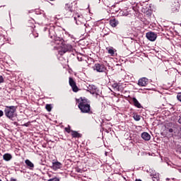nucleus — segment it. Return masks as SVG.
I'll use <instances>...</instances> for the list:
<instances>
[{
  "mask_svg": "<svg viewBox=\"0 0 181 181\" xmlns=\"http://www.w3.org/2000/svg\"><path fill=\"white\" fill-rule=\"evenodd\" d=\"M0 181H2V180L0 179Z\"/></svg>",
  "mask_w": 181,
  "mask_h": 181,
  "instance_id": "obj_34",
  "label": "nucleus"
},
{
  "mask_svg": "<svg viewBox=\"0 0 181 181\" xmlns=\"http://www.w3.org/2000/svg\"><path fill=\"white\" fill-rule=\"evenodd\" d=\"M10 181H16V179H15V178H11Z\"/></svg>",
  "mask_w": 181,
  "mask_h": 181,
  "instance_id": "obj_30",
  "label": "nucleus"
},
{
  "mask_svg": "<svg viewBox=\"0 0 181 181\" xmlns=\"http://www.w3.org/2000/svg\"><path fill=\"white\" fill-rule=\"evenodd\" d=\"M109 54H110L111 56H114V54H115V52L114 51V49L112 48H110L107 50Z\"/></svg>",
  "mask_w": 181,
  "mask_h": 181,
  "instance_id": "obj_18",
  "label": "nucleus"
},
{
  "mask_svg": "<svg viewBox=\"0 0 181 181\" xmlns=\"http://www.w3.org/2000/svg\"><path fill=\"white\" fill-rule=\"evenodd\" d=\"M133 118L135 121H141V116L139 115H134Z\"/></svg>",
  "mask_w": 181,
  "mask_h": 181,
  "instance_id": "obj_17",
  "label": "nucleus"
},
{
  "mask_svg": "<svg viewBox=\"0 0 181 181\" xmlns=\"http://www.w3.org/2000/svg\"><path fill=\"white\" fill-rule=\"evenodd\" d=\"M118 23H119V22H118V21L115 18L110 19V25L112 26V28H117Z\"/></svg>",
  "mask_w": 181,
  "mask_h": 181,
  "instance_id": "obj_11",
  "label": "nucleus"
},
{
  "mask_svg": "<svg viewBox=\"0 0 181 181\" xmlns=\"http://www.w3.org/2000/svg\"><path fill=\"white\" fill-rule=\"evenodd\" d=\"M117 86H118V84H117V83H115V84L113 85V87L117 88Z\"/></svg>",
  "mask_w": 181,
  "mask_h": 181,
  "instance_id": "obj_29",
  "label": "nucleus"
},
{
  "mask_svg": "<svg viewBox=\"0 0 181 181\" xmlns=\"http://www.w3.org/2000/svg\"><path fill=\"white\" fill-rule=\"evenodd\" d=\"M153 177H154V178H156L157 177H156V175H153Z\"/></svg>",
  "mask_w": 181,
  "mask_h": 181,
  "instance_id": "obj_32",
  "label": "nucleus"
},
{
  "mask_svg": "<svg viewBox=\"0 0 181 181\" xmlns=\"http://www.w3.org/2000/svg\"><path fill=\"white\" fill-rule=\"evenodd\" d=\"M3 158L6 162H9V160H11V159H12V155H11L10 153H5L3 156Z\"/></svg>",
  "mask_w": 181,
  "mask_h": 181,
  "instance_id": "obj_14",
  "label": "nucleus"
},
{
  "mask_svg": "<svg viewBox=\"0 0 181 181\" xmlns=\"http://www.w3.org/2000/svg\"><path fill=\"white\" fill-rule=\"evenodd\" d=\"M148 78H141L138 81V86L140 87H146V86H148Z\"/></svg>",
  "mask_w": 181,
  "mask_h": 181,
  "instance_id": "obj_8",
  "label": "nucleus"
},
{
  "mask_svg": "<svg viewBox=\"0 0 181 181\" xmlns=\"http://www.w3.org/2000/svg\"><path fill=\"white\" fill-rule=\"evenodd\" d=\"M4 114L6 118H8L11 121H15V117H18L16 106H5Z\"/></svg>",
  "mask_w": 181,
  "mask_h": 181,
  "instance_id": "obj_1",
  "label": "nucleus"
},
{
  "mask_svg": "<svg viewBox=\"0 0 181 181\" xmlns=\"http://www.w3.org/2000/svg\"><path fill=\"white\" fill-rule=\"evenodd\" d=\"M178 172H180V173H181V169H179V170H178Z\"/></svg>",
  "mask_w": 181,
  "mask_h": 181,
  "instance_id": "obj_31",
  "label": "nucleus"
},
{
  "mask_svg": "<svg viewBox=\"0 0 181 181\" xmlns=\"http://www.w3.org/2000/svg\"><path fill=\"white\" fill-rule=\"evenodd\" d=\"M69 86H71L73 91L74 93H77V91H78V88L77 87V85L76 84V81H74L73 78H71V77L69 78Z\"/></svg>",
  "mask_w": 181,
  "mask_h": 181,
  "instance_id": "obj_7",
  "label": "nucleus"
},
{
  "mask_svg": "<svg viewBox=\"0 0 181 181\" xmlns=\"http://www.w3.org/2000/svg\"><path fill=\"white\" fill-rule=\"evenodd\" d=\"M71 136L73 138H80V134H78L77 132L71 131Z\"/></svg>",
  "mask_w": 181,
  "mask_h": 181,
  "instance_id": "obj_15",
  "label": "nucleus"
},
{
  "mask_svg": "<svg viewBox=\"0 0 181 181\" xmlns=\"http://www.w3.org/2000/svg\"><path fill=\"white\" fill-rule=\"evenodd\" d=\"M65 131L68 133L70 134L71 132V130L70 129V126H68V127L65 128Z\"/></svg>",
  "mask_w": 181,
  "mask_h": 181,
  "instance_id": "obj_22",
  "label": "nucleus"
},
{
  "mask_svg": "<svg viewBox=\"0 0 181 181\" xmlns=\"http://www.w3.org/2000/svg\"><path fill=\"white\" fill-rule=\"evenodd\" d=\"M136 181H142V180H136Z\"/></svg>",
  "mask_w": 181,
  "mask_h": 181,
  "instance_id": "obj_33",
  "label": "nucleus"
},
{
  "mask_svg": "<svg viewBox=\"0 0 181 181\" xmlns=\"http://www.w3.org/2000/svg\"><path fill=\"white\" fill-rule=\"evenodd\" d=\"M74 21H76V25H84V26H87V24H86V19L82 15L76 14L74 16Z\"/></svg>",
  "mask_w": 181,
  "mask_h": 181,
  "instance_id": "obj_4",
  "label": "nucleus"
},
{
  "mask_svg": "<svg viewBox=\"0 0 181 181\" xmlns=\"http://www.w3.org/2000/svg\"><path fill=\"white\" fill-rule=\"evenodd\" d=\"M62 164L60 162L56 161L52 163L53 170H57L58 169H62Z\"/></svg>",
  "mask_w": 181,
  "mask_h": 181,
  "instance_id": "obj_9",
  "label": "nucleus"
},
{
  "mask_svg": "<svg viewBox=\"0 0 181 181\" xmlns=\"http://www.w3.org/2000/svg\"><path fill=\"white\" fill-rule=\"evenodd\" d=\"M92 90H95V86H90L89 85V86L88 87V91H91Z\"/></svg>",
  "mask_w": 181,
  "mask_h": 181,
  "instance_id": "obj_20",
  "label": "nucleus"
},
{
  "mask_svg": "<svg viewBox=\"0 0 181 181\" xmlns=\"http://www.w3.org/2000/svg\"><path fill=\"white\" fill-rule=\"evenodd\" d=\"M168 132H170V133L173 132V129H169Z\"/></svg>",
  "mask_w": 181,
  "mask_h": 181,
  "instance_id": "obj_26",
  "label": "nucleus"
},
{
  "mask_svg": "<svg viewBox=\"0 0 181 181\" xmlns=\"http://www.w3.org/2000/svg\"><path fill=\"white\" fill-rule=\"evenodd\" d=\"M50 1H54V0H50Z\"/></svg>",
  "mask_w": 181,
  "mask_h": 181,
  "instance_id": "obj_36",
  "label": "nucleus"
},
{
  "mask_svg": "<svg viewBox=\"0 0 181 181\" xmlns=\"http://www.w3.org/2000/svg\"><path fill=\"white\" fill-rule=\"evenodd\" d=\"M56 43H57V41H56Z\"/></svg>",
  "mask_w": 181,
  "mask_h": 181,
  "instance_id": "obj_35",
  "label": "nucleus"
},
{
  "mask_svg": "<svg viewBox=\"0 0 181 181\" xmlns=\"http://www.w3.org/2000/svg\"><path fill=\"white\" fill-rule=\"evenodd\" d=\"M47 181H60V179H59L57 177H54V178H51V179L48 180Z\"/></svg>",
  "mask_w": 181,
  "mask_h": 181,
  "instance_id": "obj_21",
  "label": "nucleus"
},
{
  "mask_svg": "<svg viewBox=\"0 0 181 181\" xmlns=\"http://www.w3.org/2000/svg\"><path fill=\"white\" fill-rule=\"evenodd\" d=\"M66 11H68V12H69V13H73V8H71L70 6H69V4H66Z\"/></svg>",
  "mask_w": 181,
  "mask_h": 181,
  "instance_id": "obj_16",
  "label": "nucleus"
},
{
  "mask_svg": "<svg viewBox=\"0 0 181 181\" xmlns=\"http://www.w3.org/2000/svg\"><path fill=\"white\" fill-rule=\"evenodd\" d=\"M58 43V45H59V43H60V46H62V41H59V42H57ZM60 46H58V47H60Z\"/></svg>",
  "mask_w": 181,
  "mask_h": 181,
  "instance_id": "obj_28",
  "label": "nucleus"
},
{
  "mask_svg": "<svg viewBox=\"0 0 181 181\" xmlns=\"http://www.w3.org/2000/svg\"><path fill=\"white\" fill-rule=\"evenodd\" d=\"M4 117V111L0 110V117Z\"/></svg>",
  "mask_w": 181,
  "mask_h": 181,
  "instance_id": "obj_25",
  "label": "nucleus"
},
{
  "mask_svg": "<svg viewBox=\"0 0 181 181\" xmlns=\"http://www.w3.org/2000/svg\"><path fill=\"white\" fill-rule=\"evenodd\" d=\"M132 101L134 107H136V108H142V105H141V103H139V101H138L136 98H133Z\"/></svg>",
  "mask_w": 181,
  "mask_h": 181,
  "instance_id": "obj_10",
  "label": "nucleus"
},
{
  "mask_svg": "<svg viewBox=\"0 0 181 181\" xmlns=\"http://www.w3.org/2000/svg\"><path fill=\"white\" fill-rule=\"evenodd\" d=\"M4 83V77L0 76V83Z\"/></svg>",
  "mask_w": 181,
  "mask_h": 181,
  "instance_id": "obj_24",
  "label": "nucleus"
},
{
  "mask_svg": "<svg viewBox=\"0 0 181 181\" xmlns=\"http://www.w3.org/2000/svg\"><path fill=\"white\" fill-rule=\"evenodd\" d=\"M94 70H96L98 73H104L107 70L105 65L103 64H95L94 66Z\"/></svg>",
  "mask_w": 181,
  "mask_h": 181,
  "instance_id": "obj_5",
  "label": "nucleus"
},
{
  "mask_svg": "<svg viewBox=\"0 0 181 181\" xmlns=\"http://www.w3.org/2000/svg\"><path fill=\"white\" fill-rule=\"evenodd\" d=\"M178 122H179V124H181V117H180V118L178 119Z\"/></svg>",
  "mask_w": 181,
  "mask_h": 181,
  "instance_id": "obj_27",
  "label": "nucleus"
},
{
  "mask_svg": "<svg viewBox=\"0 0 181 181\" xmlns=\"http://www.w3.org/2000/svg\"><path fill=\"white\" fill-rule=\"evenodd\" d=\"M45 108L48 112H50L52 111V105H46Z\"/></svg>",
  "mask_w": 181,
  "mask_h": 181,
  "instance_id": "obj_19",
  "label": "nucleus"
},
{
  "mask_svg": "<svg viewBox=\"0 0 181 181\" xmlns=\"http://www.w3.org/2000/svg\"><path fill=\"white\" fill-rule=\"evenodd\" d=\"M177 98L181 103V93H178L177 95Z\"/></svg>",
  "mask_w": 181,
  "mask_h": 181,
  "instance_id": "obj_23",
  "label": "nucleus"
},
{
  "mask_svg": "<svg viewBox=\"0 0 181 181\" xmlns=\"http://www.w3.org/2000/svg\"><path fill=\"white\" fill-rule=\"evenodd\" d=\"M25 163L27 165L29 169H33L35 168V165L30 160H25Z\"/></svg>",
  "mask_w": 181,
  "mask_h": 181,
  "instance_id": "obj_13",
  "label": "nucleus"
},
{
  "mask_svg": "<svg viewBox=\"0 0 181 181\" xmlns=\"http://www.w3.org/2000/svg\"><path fill=\"white\" fill-rule=\"evenodd\" d=\"M56 49L58 50L59 54H60V56H63L64 53L71 52V50L73 49V47L71 45L61 43V46L56 47Z\"/></svg>",
  "mask_w": 181,
  "mask_h": 181,
  "instance_id": "obj_3",
  "label": "nucleus"
},
{
  "mask_svg": "<svg viewBox=\"0 0 181 181\" xmlns=\"http://www.w3.org/2000/svg\"><path fill=\"white\" fill-rule=\"evenodd\" d=\"M146 37L151 42H155L156 40V37H158V35L153 32H148L146 34Z\"/></svg>",
  "mask_w": 181,
  "mask_h": 181,
  "instance_id": "obj_6",
  "label": "nucleus"
},
{
  "mask_svg": "<svg viewBox=\"0 0 181 181\" xmlns=\"http://www.w3.org/2000/svg\"><path fill=\"white\" fill-rule=\"evenodd\" d=\"M78 107L79 110H81V112H83L84 114L90 112V104L88 103V101H87L86 99H83L81 98V99L78 100Z\"/></svg>",
  "mask_w": 181,
  "mask_h": 181,
  "instance_id": "obj_2",
  "label": "nucleus"
},
{
  "mask_svg": "<svg viewBox=\"0 0 181 181\" xmlns=\"http://www.w3.org/2000/svg\"><path fill=\"white\" fill-rule=\"evenodd\" d=\"M141 138H142V139H144V141H150L151 135L149 134H148V132H143L141 134Z\"/></svg>",
  "mask_w": 181,
  "mask_h": 181,
  "instance_id": "obj_12",
  "label": "nucleus"
}]
</instances>
